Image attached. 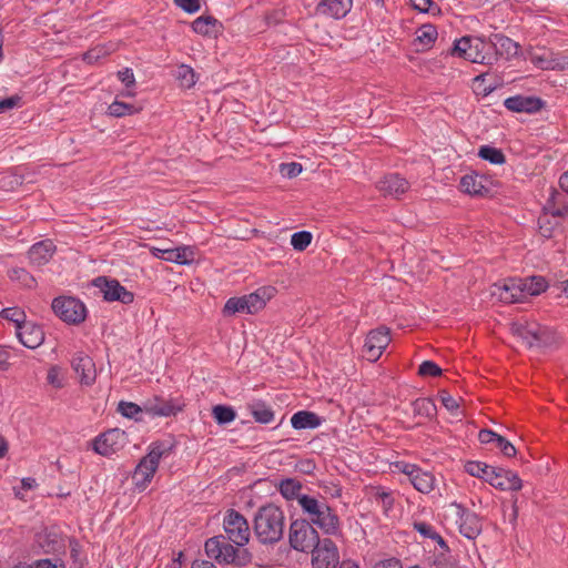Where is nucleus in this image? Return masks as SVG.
<instances>
[{
	"instance_id": "nucleus-1",
	"label": "nucleus",
	"mask_w": 568,
	"mask_h": 568,
	"mask_svg": "<svg viewBox=\"0 0 568 568\" xmlns=\"http://www.w3.org/2000/svg\"><path fill=\"white\" fill-rule=\"evenodd\" d=\"M298 506L305 516L304 520L316 526L325 535L338 537L342 536V521L336 510L332 508L326 498L311 495L298 497Z\"/></svg>"
},
{
	"instance_id": "nucleus-2",
	"label": "nucleus",
	"mask_w": 568,
	"mask_h": 568,
	"mask_svg": "<svg viewBox=\"0 0 568 568\" xmlns=\"http://www.w3.org/2000/svg\"><path fill=\"white\" fill-rule=\"evenodd\" d=\"M285 515L275 504L261 506L254 515L253 531L257 540L263 545H274L284 535Z\"/></svg>"
},
{
	"instance_id": "nucleus-3",
	"label": "nucleus",
	"mask_w": 568,
	"mask_h": 568,
	"mask_svg": "<svg viewBox=\"0 0 568 568\" xmlns=\"http://www.w3.org/2000/svg\"><path fill=\"white\" fill-rule=\"evenodd\" d=\"M449 53L471 63L496 64V53L491 51L489 37L486 39L478 36H464L454 41Z\"/></svg>"
},
{
	"instance_id": "nucleus-4",
	"label": "nucleus",
	"mask_w": 568,
	"mask_h": 568,
	"mask_svg": "<svg viewBox=\"0 0 568 568\" xmlns=\"http://www.w3.org/2000/svg\"><path fill=\"white\" fill-rule=\"evenodd\" d=\"M223 535L209 538L204 544V550L207 557L216 560L219 564L234 565L244 567L252 562V554L248 549L236 547L233 542L226 541Z\"/></svg>"
},
{
	"instance_id": "nucleus-5",
	"label": "nucleus",
	"mask_w": 568,
	"mask_h": 568,
	"mask_svg": "<svg viewBox=\"0 0 568 568\" xmlns=\"http://www.w3.org/2000/svg\"><path fill=\"white\" fill-rule=\"evenodd\" d=\"M51 308L54 315L68 325H80L88 315L85 304L75 296L60 295L53 298Z\"/></svg>"
},
{
	"instance_id": "nucleus-6",
	"label": "nucleus",
	"mask_w": 568,
	"mask_h": 568,
	"mask_svg": "<svg viewBox=\"0 0 568 568\" xmlns=\"http://www.w3.org/2000/svg\"><path fill=\"white\" fill-rule=\"evenodd\" d=\"M288 541L293 549L308 552L321 541L315 527L304 519L293 520L290 525Z\"/></svg>"
},
{
	"instance_id": "nucleus-7",
	"label": "nucleus",
	"mask_w": 568,
	"mask_h": 568,
	"mask_svg": "<svg viewBox=\"0 0 568 568\" xmlns=\"http://www.w3.org/2000/svg\"><path fill=\"white\" fill-rule=\"evenodd\" d=\"M225 537L236 547H244L251 537L246 518L235 509H227L223 518Z\"/></svg>"
},
{
	"instance_id": "nucleus-8",
	"label": "nucleus",
	"mask_w": 568,
	"mask_h": 568,
	"mask_svg": "<svg viewBox=\"0 0 568 568\" xmlns=\"http://www.w3.org/2000/svg\"><path fill=\"white\" fill-rule=\"evenodd\" d=\"M92 285L99 288L106 302H120L128 305L134 301V294L128 291L116 278L101 275L92 281Z\"/></svg>"
},
{
	"instance_id": "nucleus-9",
	"label": "nucleus",
	"mask_w": 568,
	"mask_h": 568,
	"mask_svg": "<svg viewBox=\"0 0 568 568\" xmlns=\"http://www.w3.org/2000/svg\"><path fill=\"white\" fill-rule=\"evenodd\" d=\"M34 547L45 555H60L65 552V539L57 528L45 527L34 535Z\"/></svg>"
},
{
	"instance_id": "nucleus-10",
	"label": "nucleus",
	"mask_w": 568,
	"mask_h": 568,
	"mask_svg": "<svg viewBox=\"0 0 568 568\" xmlns=\"http://www.w3.org/2000/svg\"><path fill=\"white\" fill-rule=\"evenodd\" d=\"M311 552L313 568H338L342 562L338 549L329 538L321 540Z\"/></svg>"
},
{
	"instance_id": "nucleus-11",
	"label": "nucleus",
	"mask_w": 568,
	"mask_h": 568,
	"mask_svg": "<svg viewBox=\"0 0 568 568\" xmlns=\"http://www.w3.org/2000/svg\"><path fill=\"white\" fill-rule=\"evenodd\" d=\"M452 506L456 508L459 532L467 539H476L483 531L481 518L462 504L453 503Z\"/></svg>"
},
{
	"instance_id": "nucleus-12",
	"label": "nucleus",
	"mask_w": 568,
	"mask_h": 568,
	"mask_svg": "<svg viewBox=\"0 0 568 568\" xmlns=\"http://www.w3.org/2000/svg\"><path fill=\"white\" fill-rule=\"evenodd\" d=\"M125 440V433L119 428H111L98 435L92 442L93 450L104 457H110L120 450Z\"/></svg>"
},
{
	"instance_id": "nucleus-13",
	"label": "nucleus",
	"mask_w": 568,
	"mask_h": 568,
	"mask_svg": "<svg viewBox=\"0 0 568 568\" xmlns=\"http://www.w3.org/2000/svg\"><path fill=\"white\" fill-rule=\"evenodd\" d=\"M174 448V444L158 440L151 443L149 452L144 456V487L150 483L159 468V464L162 457H168Z\"/></svg>"
},
{
	"instance_id": "nucleus-14",
	"label": "nucleus",
	"mask_w": 568,
	"mask_h": 568,
	"mask_svg": "<svg viewBox=\"0 0 568 568\" xmlns=\"http://www.w3.org/2000/svg\"><path fill=\"white\" fill-rule=\"evenodd\" d=\"M390 343V332L387 327L381 326L369 331L366 336L363 352L371 362H376Z\"/></svg>"
},
{
	"instance_id": "nucleus-15",
	"label": "nucleus",
	"mask_w": 568,
	"mask_h": 568,
	"mask_svg": "<svg viewBox=\"0 0 568 568\" xmlns=\"http://www.w3.org/2000/svg\"><path fill=\"white\" fill-rule=\"evenodd\" d=\"M397 467L403 474L407 475L416 490L428 494L434 489L435 477L430 471L423 470L419 466L408 463L397 464Z\"/></svg>"
},
{
	"instance_id": "nucleus-16",
	"label": "nucleus",
	"mask_w": 568,
	"mask_h": 568,
	"mask_svg": "<svg viewBox=\"0 0 568 568\" xmlns=\"http://www.w3.org/2000/svg\"><path fill=\"white\" fill-rule=\"evenodd\" d=\"M185 403L181 398H163L154 396L144 404V413L159 417H171L182 412Z\"/></svg>"
},
{
	"instance_id": "nucleus-17",
	"label": "nucleus",
	"mask_w": 568,
	"mask_h": 568,
	"mask_svg": "<svg viewBox=\"0 0 568 568\" xmlns=\"http://www.w3.org/2000/svg\"><path fill=\"white\" fill-rule=\"evenodd\" d=\"M496 291L500 301L505 303H519L527 298L523 278H508L503 283L495 284Z\"/></svg>"
},
{
	"instance_id": "nucleus-18",
	"label": "nucleus",
	"mask_w": 568,
	"mask_h": 568,
	"mask_svg": "<svg viewBox=\"0 0 568 568\" xmlns=\"http://www.w3.org/2000/svg\"><path fill=\"white\" fill-rule=\"evenodd\" d=\"M546 102L538 97H526L517 94L505 99L504 105L507 110L515 113L534 114L539 112Z\"/></svg>"
},
{
	"instance_id": "nucleus-19",
	"label": "nucleus",
	"mask_w": 568,
	"mask_h": 568,
	"mask_svg": "<svg viewBox=\"0 0 568 568\" xmlns=\"http://www.w3.org/2000/svg\"><path fill=\"white\" fill-rule=\"evenodd\" d=\"M71 366L80 378V383L90 386L97 377L95 364L93 359L84 352H77L72 359Z\"/></svg>"
},
{
	"instance_id": "nucleus-20",
	"label": "nucleus",
	"mask_w": 568,
	"mask_h": 568,
	"mask_svg": "<svg viewBox=\"0 0 568 568\" xmlns=\"http://www.w3.org/2000/svg\"><path fill=\"white\" fill-rule=\"evenodd\" d=\"M144 247H149L153 257L161 258L168 262H173L181 265L191 264L194 261V251L189 246L175 247V248H156L144 244Z\"/></svg>"
},
{
	"instance_id": "nucleus-21",
	"label": "nucleus",
	"mask_w": 568,
	"mask_h": 568,
	"mask_svg": "<svg viewBox=\"0 0 568 568\" xmlns=\"http://www.w3.org/2000/svg\"><path fill=\"white\" fill-rule=\"evenodd\" d=\"M489 41L491 51L496 53V63L500 58L510 60L519 53V43L503 33L490 34Z\"/></svg>"
},
{
	"instance_id": "nucleus-22",
	"label": "nucleus",
	"mask_w": 568,
	"mask_h": 568,
	"mask_svg": "<svg viewBox=\"0 0 568 568\" xmlns=\"http://www.w3.org/2000/svg\"><path fill=\"white\" fill-rule=\"evenodd\" d=\"M459 189L471 196H486L490 192L489 180L477 172L465 174L459 181Z\"/></svg>"
},
{
	"instance_id": "nucleus-23",
	"label": "nucleus",
	"mask_w": 568,
	"mask_h": 568,
	"mask_svg": "<svg viewBox=\"0 0 568 568\" xmlns=\"http://www.w3.org/2000/svg\"><path fill=\"white\" fill-rule=\"evenodd\" d=\"M410 187L409 182L398 173L386 174L377 183V189L384 196H392L398 199L406 193Z\"/></svg>"
},
{
	"instance_id": "nucleus-24",
	"label": "nucleus",
	"mask_w": 568,
	"mask_h": 568,
	"mask_svg": "<svg viewBox=\"0 0 568 568\" xmlns=\"http://www.w3.org/2000/svg\"><path fill=\"white\" fill-rule=\"evenodd\" d=\"M19 342L27 348L34 349L44 342V332L41 325L26 322L16 331Z\"/></svg>"
},
{
	"instance_id": "nucleus-25",
	"label": "nucleus",
	"mask_w": 568,
	"mask_h": 568,
	"mask_svg": "<svg viewBox=\"0 0 568 568\" xmlns=\"http://www.w3.org/2000/svg\"><path fill=\"white\" fill-rule=\"evenodd\" d=\"M489 485L499 490L517 491L521 489L523 480L513 470L495 467L494 475L489 477Z\"/></svg>"
},
{
	"instance_id": "nucleus-26",
	"label": "nucleus",
	"mask_w": 568,
	"mask_h": 568,
	"mask_svg": "<svg viewBox=\"0 0 568 568\" xmlns=\"http://www.w3.org/2000/svg\"><path fill=\"white\" fill-rule=\"evenodd\" d=\"M57 246L52 240H42L34 243L28 251L30 263L36 266L47 264L55 253Z\"/></svg>"
},
{
	"instance_id": "nucleus-27",
	"label": "nucleus",
	"mask_w": 568,
	"mask_h": 568,
	"mask_svg": "<svg viewBox=\"0 0 568 568\" xmlns=\"http://www.w3.org/2000/svg\"><path fill=\"white\" fill-rule=\"evenodd\" d=\"M191 28L196 34L207 38H217L224 29L223 23L213 16H201L196 18L191 23Z\"/></svg>"
},
{
	"instance_id": "nucleus-28",
	"label": "nucleus",
	"mask_w": 568,
	"mask_h": 568,
	"mask_svg": "<svg viewBox=\"0 0 568 568\" xmlns=\"http://www.w3.org/2000/svg\"><path fill=\"white\" fill-rule=\"evenodd\" d=\"M353 7V0H322L317 4V11L334 19L344 18Z\"/></svg>"
},
{
	"instance_id": "nucleus-29",
	"label": "nucleus",
	"mask_w": 568,
	"mask_h": 568,
	"mask_svg": "<svg viewBox=\"0 0 568 568\" xmlns=\"http://www.w3.org/2000/svg\"><path fill=\"white\" fill-rule=\"evenodd\" d=\"M274 287L264 286L257 288L255 292L245 295L246 314H255L266 305V301L272 297Z\"/></svg>"
},
{
	"instance_id": "nucleus-30",
	"label": "nucleus",
	"mask_w": 568,
	"mask_h": 568,
	"mask_svg": "<svg viewBox=\"0 0 568 568\" xmlns=\"http://www.w3.org/2000/svg\"><path fill=\"white\" fill-rule=\"evenodd\" d=\"M321 417L311 410H298L291 417V425L294 429H315L321 426Z\"/></svg>"
},
{
	"instance_id": "nucleus-31",
	"label": "nucleus",
	"mask_w": 568,
	"mask_h": 568,
	"mask_svg": "<svg viewBox=\"0 0 568 568\" xmlns=\"http://www.w3.org/2000/svg\"><path fill=\"white\" fill-rule=\"evenodd\" d=\"M438 37V32L435 26L433 24H423L416 31V38L414 40V45L417 51H425L433 47L436 39Z\"/></svg>"
},
{
	"instance_id": "nucleus-32",
	"label": "nucleus",
	"mask_w": 568,
	"mask_h": 568,
	"mask_svg": "<svg viewBox=\"0 0 568 568\" xmlns=\"http://www.w3.org/2000/svg\"><path fill=\"white\" fill-rule=\"evenodd\" d=\"M247 409L256 423L270 424L274 420V410L262 399H254L248 403Z\"/></svg>"
},
{
	"instance_id": "nucleus-33",
	"label": "nucleus",
	"mask_w": 568,
	"mask_h": 568,
	"mask_svg": "<svg viewBox=\"0 0 568 568\" xmlns=\"http://www.w3.org/2000/svg\"><path fill=\"white\" fill-rule=\"evenodd\" d=\"M536 329H539V324L536 322H516L511 325V332L515 336L520 338L523 343L530 348L532 337H536Z\"/></svg>"
},
{
	"instance_id": "nucleus-34",
	"label": "nucleus",
	"mask_w": 568,
	"mask_h": 568,
	"mask_svg": "<svg viewBox=\"0 0 568 568\" xmlns=\"http://www.w3.org/2000/svg\"><path fill=\"white\" fill-rule=\"evenodd\" d=\"M558 342V337L555 331L547 326H542L539 324V329H536V337L534 336L530 342L531 347H550L556 345Z\"/></svg>"
},
{
	"instance_id": "nucleus-35",
	"label": "nucleus",
	"mask_w": 568,
	"mask_h": 568,
	"mask_svg": "<svg viewBox=\"0 0 568 568\" xmlns=\"http://www.w3.org/2000/svg\"><path fill=\"white\" fill-rule=\"evenodd\" d=\"M415 416L433 419L437 415V407L432 398L420 397L412 403Z\"/></svg>"
},
{
	"instance_id": "nucleus-36",
	"label": "nucleus",
	"mask_w": 568,
	"mask_h": 568,
	"mask_svg": "<svg viewBox=\"0 0 568 568\" xmlns=\"http://www.w3.org/2000/svg\"><path fill=\"white\" fill-rule=\"evenodd\" d=\"M276 486H277L281 495L287 500H292L295 498L298 500V497L303 495V494H301V490L303 487L302 483L297 479L285 478V479L280 480L276 484Z\"/></svg>"
},
{
	"instance_id": "nucleus-37",
	"label": "nucleus",
	"mask_w": 568,
	"mask_h": 568,
	"mask_svg": "<svg viewBox=\"0 0 568 568\" xmlns=\"http://www.w3.org/2000/svg\"><path fill=\"white\" fill-rule=\"evenodd\" d=\"M465 470L470 476L481 478L489 484V477L494 475L495 467L479 460H470L465 465Z\"/></svg>"
},
{
	"instance_id": "nucleus-38",
	"label": "nucleus",
	"mask_w": 568,
	"mask_h": 568,
	"mask_svg": "<svg viewBox=\"0 0 568 568\" xmlns=\"http://www.w3.org/2000/svg\"><path fill=\"white\" fill-rule=\"evenodd\" d=\"M372 497L375 501L382 505L385 515H388V513L393 509L395 499L392 491L385 489L382 486L373 487Z\"/></svg>"
},
{
	"instance_id": "nucleus-39",
	"label": "nucleus",
	"mask_w": 568,
	"mask_h": 568,
	"mask_svg": "<svg viewBox=\"0 0 568 568\" xmlns=\"http://www.w3.org/2000/svg\"><path fill=\"white\" fill-rule=\"evenodd\" d=\"M525 294L528 296H536L545 292L548 283L544 276H530L523 278Z\"/></svg>"
},
{
	"instance_id": "nucleus-40",
	"label": "nucleus",
	"mask_w": 568,
	"mask_h": 568,
	"mask_svg": "<svg viewBox=\"0 0 568 568\" xmlns=\"http://www.w3.org/2000/svg\"><path fill=\"white\" fill-rule=\"evenodd\" d=\"M478 156L491 164H504L506 162L503 151L490 145H481L478 150Z\"/></svg>"
},
{
	"instance_id": "nucleus-41",
	"label": "nucleus",
	"mask_w": 568,
	"mask_h": 568,
	"mask_svg": "<svg viewBox=\"0 0 568 568\" xmlns=\"http://www.w3.org/2000/svg\"><path fill=\"white\" fill-rule=\"evenodd\" d=\"M212 415L219 425H226L236 418L235 410L227 405H215L212 409Z\"/></svg>"
},
{
	"instance_id": "nucleus-42",
	"label": "nucleus",
	"mask_w": 568,
	"mask_h": 568,
	"mask_svg": "<svg viewBox=\"0 0 568 568\" xmlns=\"http://www.w3.org/2000/svg\"><path fill=\"white\" fill-rule=\"evenodd\" d=\"M175 77L180 82V85L185 89L192 88L197 80L195 71L186 64H181L178 67Z\"/></svg>"
},
{
	"instance_id": "nucleus-43",
	"label": "nucleus",
	"mask_w": 568,
	"mask_h": 568,
	"mask_svg": "<svg viewBox=\"0 0 568 568\" xmlns=\"http://www.w3.org/2000/svg\"><path fill=\"white\" fill-rule=\"evenodd\" d=\"M0 317L14 323L16 331L27 322V315L19 307H7L0 311Z\"/></svg>"
},
{
	"instance_id": "nucleus-44",
	"label": "nucleus",
	"mask_w": 568,
	"mask_h": 568,
	"mask_svg": "<svg viewBox=\"0 0 568 568\" xmlns=\"http://www.w3.org/2000/svg\"><path fill=\"white\" fill-rule=\"evenodd\" d=\"M438 398L440 399L443 406L455 417H462L463 412L459 407V402L454 398L446 389H440L438 392Z\"/></svg>"
},
{
	"instance_id": "nucleus-45",
	"label": "nucleus",
	"mask_w": 568,
	"mask_h": 568,
	"mask_svg": "<svg viewBox=\"0 0 568 568\" xmlns=\"http://www.w3.org/2000/svg\"><path fill=\"white\" fill-rule=\"evenodd\" d=\"M245 295L240 297H231L226 301L223 307L224 315H234L235 313H246Z\"/></svg>"
},
{
	"instance_id": "nucleus-46",
	"label": "nucleus",
	"mask_w": 568,
	"mask_h": 568,
	"mask_svg": "<svg viewBox=\"0 0 568 568\" xmlns=\"http://www.w3.org/2000/svg\"><path fill=\"white\" fill-rule=\"evenodd\" d=\"M116 410L123 417L130 418V419L133 418V419H135L138 422V420H140V416L139 415L142 413V407L139 406L135 403H132V402L121 400L118 404V409Z\"/></svg>"
},
{
	"instance_id": "nucleus-47",
	"label": "nucleus",
	"mask_w": 568,
	"mask_h": 568,
	"mask_svg": "<svg viewBox=\"0 0 568 568\" xmlns=\"http://www.w3.org/2000/svg\"><path fill=\"white\" fill-rule=\"evenodd\" d=\"M313 235L308 231H298L291 236V245L296 251H304L311 244Z\"/></svg>"
},
{
	"instance_id": "nucleus-48",
	"label": "nucleus",
	"mask_w": 568,
	"mask_h": 568,
	"mask_svg": "<svg viewBox=\"0 0 568 568\" xmlns=\"http://www.w3.org/2000/svg\"><path fill=\"white\" fill-rule=\"evenodd\" d=\"M134 106L119 100H114L108 108V114L114 118H121L126 114H132Z\"/></svg>"
},
{
	"instance_id": "nucleus-49",
	"label": "nucleus",
	"mask_w": 568,
	"mask_h": 568,
	"mask_svg": "<svg viewBox=\"0 0 568 568\" xmlns=\"http://www.w3.org/2000/svg\"><path fill=\"white\" fill-rule=\"evenodd\" d=\"M412 527L415 531H417L423 538L433 539L434 536L437 537V531L433 525L422 520H414L412 523Z\"/></svg>"
},
{
	"instance_id": "nucleus-50",
	"label": "nucleus",
	"mask_w": 568,
	"mask_h": 568,
	"mask_svg": "<svg viewBox=\"0 0 568 568\" xmlns=\"http://www.w3.org/2000/svg\"><path fill=\"white\" fill-rule=\"evenodd\" d=\"M530 62L540 70H552V52L548 54H531Z\"/></svg>"
},
{
	"instance_id": "nucleus-51",
	"label": "nucleus",
	"mask_w": 568,
	"mask_h": 568,
	"mask_svg": "<svg viewBox=\"0 0 568 568\" xmlns=\"http://www.w3.org/2000/svg\"><path fill=\"white\" fill-rule=\"evenodd\" d=\"M442 373V368L433 361H424L418 367V374L423 377H437Z\"/></svg>"
},
{
	"instance_id": "nucleus-52",
	"label": "nucleus",
	"mask_w": 568,
	"mask_h": 568,
	"mask_svg": "<svg viewBox=\"0 0 568 568\" xmlns=\"http://www.w3.org/2000/svg\"><path fill=\"white\" fill-rule=\"evenodd\" d=\"M10 277L21 281L23 283V285L29 288L36 286L34 277L24 268H13L11 271Z\"/></svg>"
},
{
	"instance_id": "nucleus-53",
	"label": "nucleus",
	"mask_w": 568,
	"mask_h": 568,
	"mask_svg": "<svg viewBox=\"0 0 568 568\" xmlns=\"http://www.w3.org/2000/svg\"><path fill=\"white\" fill-rule=\"evenodd\" d=\"M506 457H514L517 453L516 447L504 436L498 435L496 443L494 444Z\"/></svg>"
},
{
	"instance_id": "nucleus-54",
	"label": "nucleus",
	"mask_w": 568,
	"mask_h": 568,
	"mask_svg": "<svg viewBox=\"0 0 568 568\" xmlns=\"http://www.w3.org/2000/svg\"><path fill=\"white\" fill-rule=\"evenodd\" d=\"M29 566L31 568H65L64 561L61 558H55L54 560L49 558L38 559Z\"/></svg>"
},
{
	"instance_id": "nucleus-55",
	"label": "nucleus",
	"mask_w": 568,
	"mask_h": 568,
	"mask_svg": "<svg viewBox=\"0 0 568 568\" xmlns=\"http://www.w3.org/2000/svg\"><path fill=\"white\" fill-rule=\"evenodd\" d=\"M174 4L184 12L193 14L201 9V0H173Z\"/></svg>"
},
{
	"instance_id": "nucleus-56",
	"label": "nucleus",
	"mask_w": 568,
	"mask_h": 568,
	"mask_svg": "<svg viewBox=\"0 0 568 568\" xmlns=\"http://www.w3.org/2000/svg\"><path fill=\"white\" fill-rule=\"evenodd\" d=\"M280 171L283 176L292 179L302 172V164L297 162L282 163Z\"/></svg>"
},
{
	"instance_id": "nucleus-57",
	"label": "nucleus",
	"mask_w": 568,
	"mask_h": 568,
	"mask_svg": "<svg viewBox=\"0 0 568 568\" xmlns=\"http://www.w3.org/2000/svg\"><path fill=\"white\" fill-rule=\"evenodd\" d=\"M21 101L22 98L19 94L0 100V113L21 106Z\"/></svg>"
},
{
	"instance_id": "nucleus-58",
	"label": "nucleus",
	"mask_w": 568,
	"mask_h": 568,
	"mask_svg": "<svg viewBox=\"0 0 568 568\" xmlns=\"http://www.w3.org/2000/svg\"><path fill=\"white\" fill-rule=\"evenodd\" d=\"M413 7L420 12H432L433 9H436L437 12H440L438 6L434 3L433 0H409Z\"/></svg>"
},
{
	"instance_id": "nucleus-59",
	"label": "nucleus",
	"mask_w": 568,
	"mask_h": 568,
	"mask_svg": "<svg viewBox=\"0 0 568 568\" xmlns=\"http://www.w3.org/2000/svg\"><path fill=\"white\" fill-rule=\"evenodd\" d=\"M118 78L126 87V89H130L135 84L134 73L130 68L119 70Z\"/></svg>"
},
{
	"instance_id": "nucleus-60",
	"label": "nucleus",
	"mask_w": 568,
	"mask_h": 568,
	"mask_svg": "<svg viewBox=\"0 0 568 568\" xmlns=\"http://www.w3.org/2000/svg\"><path fill=\"white\" fill-rule=\"evenodd\" d=\"M538 225H539L540 234L544 237H546V239L552 237L554 226H552L551 221L547 216L539 217Z\"/></svg>"
},
{
	"instance_id": "nucleus-61",
	"label": "nucleus",
	"mask_w": 568,
	"mask_h": 568,
	"mask_svg": "<svg viewBox=\"0 0 568 568\" xmlns=\"http://www.w3.org/2000/svg\"><path fill=\"white\" fill-rule=\"evenodd\" d=\"M552 70H568V54L552 52Z\"/></svg>"
},
{
	"instance_id": "nucleus-62",
	"label": "nucleus",
	"mask_w": 568,
	"mask_h": 568,
	"mask_svg": "<svg viewBox=\"0 0 568 568\" xmlns=\"http://www.w3.org/2000/svg\"><path fill=\"white\" fill-rule=\"evenodd\" d=\"M499 434L491 429H480L478 433V439L481 444H495Z\"/></svg>"
},
{
	"instance_id": "nucleus-63",
	"label": "nucleus",
	"mask_w": 568,
	"mask_h": 568,
	"mask_svg": "<svg viewBox=\"0 0 568 568\" xmlns=\"http://www.w3.org/2000/svg\"><path fill=\"white\" fill-rule=\"evenodd\" d=\"M104 54L105 50L103 48L95 47L84 53L83 60L88 63H93L97 62Z\"/></svg>"
},
{
	"instance_id": "nucleus-64",
	"label": "nucleus",
	"mask_w": 568,
	"mask_h": 568,
	"mask_svg": "<svg viewBox=\"0 0 568 568\" xmlns=\"http://www.w3.org/2000/svg\"><path fill=\"white\" fill-rule=\"evenodd\" d=\"M373 568H402V562L399 559L389 558L378 561Z\"/></svg>"
}]
</instances>
